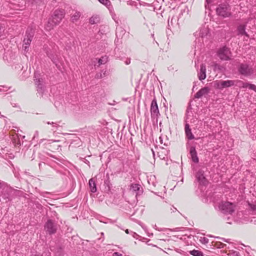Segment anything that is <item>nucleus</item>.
<instances>
[{
	"label": "nucleus",
	"instance_id": "f257e3e1",
	"mask_svg": "<svg viewBox=\"0 0 256 256\" xmlns=\"http://www.w3.org/2000/svg\"><path fill=\"white\" fill-rule=\"evenodd\" d=\"M64 16V12L62 10H56L52 18H50L48 22V24L46 26V28L47 30H50L52 29L53 28L58 24Z\"/></svg>",
	"mask_w": 256,
	"mask_h": 256
},
{
	"label": "nucleus",
	"instance_id": "f03ea898",
	"mask_svg": "<svg viewBox=\"0 0 256 256\" xmlns=\"http://www.w3.org/2000/svg\"><path fill=\"white\" fill-rule=\"evenodd\" d=\"M216 14L222 18H228L232 16L231 7L227 2L220 4L216 9Z\"/></svg>",
	"mask_w": 256,
	"mask_h": 256
},
{
	"label": "nucleus",
	"instance_id": "7ed1b4c3",
	"mask_svg": "<svg viewBox=\"0 0 256 256\" xmlns=\"http://www.w3.org/2000/svg\"><path fill=\"white\" fill-rule=\"evenodd\" d=\"M218 209L223 214H232L234 211V206L228 202H222L219 204Z\"/></svg>",
	"mask_w": 256,
	"mask_h": 256
},
{
	"label": "nucleus",
	"instance_id": "20e7f679",
	"mask_svg": "<svg viewBox=\"0 0 256 256\" xmlns=\"http://www.w3.org/2000/svg\"><path fill=\"white\" fill-rule=\"evenodd\" d=\"M34 36V31L31 28L28 30L26 32V36L23 40L22 48L24 52H26L28 50L29 46L32 41Z\"/></svg>",
	"mask_w": 256,
	"mask_h": 256
},
{
	"label": "nucleus",
	"instance_id": "39448f33",
	"mask_svg": "<svg viewBox=\"0 0 256 256\" xmlns=\"http://www.w3.org/2000/svg\"><path fill=\"white\" fill-rule=\"evenodd\" d=\"M238 72L245 76H250L254 72V68L246 64H240L238 68Z\"/></svg>",
	"mask_w": 256,
	"mask_h": 256
},
{
	"label": "nucleus",
	"instance_id": "423d86ee",
	"mask_svg": "<svg viewBox=\"0 0 256 256\" xmlns=\"http://www.w3.org/2000/svg\"><path fill=\"white\" fill-rule=\"evenodd\" d=\"M34 78L35 84L37 86L38 94L40 96H42L45 90L44 86L43 84V80L40 78L39 74L37 73L34 74Z\"/></svg>",
	"mask_w": 256,
	"mask_h": 256
},
{
	"label": "nucleus",
	"instance_id": "0eeeda50",
	"mask_svg": "<svg viewBox=\"0 0 256 256\" xmlns=\"http://www.w3.org/2000/svg\"><path fill=\"white\" fill-rule=\"evenodd\" d=\"M217 54L219 58L222 60H228L231 56V52L230 49L226 46L220 48Z\"/></svg>",
	"mask_w": 256,
	"mask_h": 256
},
{
	"label": "nucleus",
	"instance_id": "6e6552de",
	"mask_svg": "<svg viewBox=\"0 0 256 256\" xmlns=\"http://www.w3.org/2000/svg\"><path fill=\"white\" fill-rule=\"evenodd\" d=\"M235 84V81L232 80H220L215 82V87L222 90L224 88L232 86Z\"/></svg>",
	"mask_w": 256,
	"mask_h": 256
},
{
	"label": "nucleus",
	"instance_id": "1a4fd4ad",
	"mask_svg": "<svg viewBox=\"0 0 256 256\" xmlns=\"http://www.w3.org/2000/svg\"><path fill=\"white\" fill-rule=\"evenodd\" d=\"M150 113L152 118H157L160 114L157 102L155 98L151 102Z\"/></svg>",
	"mask_w": 256,
	"mask_h": 256
},
{
	"label": "nucleus",
	"instance_id": "9d476101",
	"mask_svg": "<svg viewBox=\"0 0 256 256\" xmlns=\"http://www.w3.org/2000/svg\"><path fill=\"white\" fill-rule=\"evenodd\" d=\"M44 230L50 234H54L57 230L56 225L52 220H49L45 224Z\"/></svg>",
	"mask_w": 256,
	"mask_h": 256
},
{
	"label": "nucleus",
	"instance_id": "9b49d317",
	"mask_svg": "<svg viewBox=\"0 0 256 256\" xmlns=\"http://www.w3.org/2000/svg\"><path fill=\"white\" fill-rule=\"evenodd\" d=\"M234 85L240 88H249L250 89L256 92V86L254 84L244 82L240 80H236L235 81Z\"/></svg>",
	"mask_w": 256,
	"mask_h": 256
},
{
	"label": "nucleus",
	"instance_id": "f8f14e48",
	"mask_svg": "<svg viewBox=\"0 0 256 256\" xmlns=\"http://www.w3.org/2000/svg\"><path fill=\"white\" fill-rule=\"evenodd\" d=\"M204 174V171L203 170H198L196 174V178L200 184L206 185L207 181Z\"/></svg>",
	"mask_w": 256,
	"mask_h": 256
},
{
	"label": "nucleus",
	"instance_id": "ddd939ff",
	"mask_svg": "<svg viewBox=\"0 0 256 256\" xmlns=\"http://www.w3.org/2000/svg\"><path fill=\"white\" fill-rule=\"evenodd\" d=\"M15 56V52H13L12 50H8L4 54L3 59L8 62H10L14 59Z\"/></svg>",
	"mask_w": 256,
	"mask_h": 256
},
{
	"label": "nucleus",
	"instance_id": "4468645a",
	"mask_svg": "<svg viewBox=\"0 0 256 256\" xmlns=\"http://www.w3.org/2000/svg\"><path fill=\"white\" fill-rule=\"evenodd\" d=\"M210 91V89L208 87H204L200 90L194 95L196 98H201L203 96L208 94Z\"/></svg>",
	"mask_w": 256,
	"mask_h": 256
},
{
	"label": "nucleus",
	"instance_id": "2eb2a0df",
	"mask_svg": "<svg viewBox=\"0 0 256 256\" xmlns=\"http://www.w3.org/2000/svg\"><path fill=\"white\" fill-rule=\"evenodd\" d=\"M198 76L200 80H204L206 78V68L204 64L200 65V70L198 72Z\"/></svg>",
	"mask_w": 256,
	"mask_h": 256
},
{
	"label": "nucleus",
	"instance_id": "dca6fc26",
	"mask_svg": "<svg viewBox=\"0 0 256 256\" xmlns=\"http://www.w3.org/2000/svg\"><path fill=\"white\" fill-rule=\"evenodd\" d=\"M190 155L192 160L196 163L198 162V158L197 156V152L194 146H191L190 150Z\"/></svg>",
	"mask_w": 256,
	"mask_h": 256
},
{
	"label": "nucleus",
	"instance_id": "f3484780",
	"mask_svg": "<svg viewBox=\"0 0 256 256\" xmlns=\"http://www.w3.org/2000/svg\"><path fill=\"white\" fill-rule=\"evenodd\" d=\"M185 133L186 137L188 140H192L194 138L193 134L191 132V129L190 128V126L188 124H185Z\"/></svg>",
	"mask_w": 256,
	"mask_h": 256
},
{
	"label": "nucleus",
	"instance_id": "a211bd4d",
	"mask_svg": "<svg viewBox=\"0 0 256 256\" xmlns=\"http://www.w3.org/2000/svg\"><path fill=\"white\" fill-rule=\"evenodd\" d=\"M100 20L98 15H93L89 20V22L91 24H97L100 23Z\"/></svg>",
	"mask_w": 256,
	"mask_h": 256
},
{
	"label": "nucleus",
	"instance_id": "6ab92c4d",
	"mask_svg": "<svg viewBox=\"0 0 256 256\" xmlns=\"http://www.w3.org/2000/svg\"><path fill=\"white\" fill-rule=\"evenodd\" d=\"M80 12H74L71 14V20L73 22H77L80 16Z\"/></svg>",
	"mask_w": 256,
	"mask_h": 256
},
{
	"label": "nucleus",
	"instance_id": "aec40b11",
	"mask_svg": "<svg viewBox=\"0 0 256 256\" xmlns=\"http://www.w3.org/2000/svg\"><path fill=\"white\" fill-rule=\"evenodd\" d=\"M89 186L90 189V191L92 192H96V184L92 178H90L88 182Z\"/></svg>",
	"mask_w": 256,
	"mask_h": 256
},
{
	"label": "nucleus",
	"instance_id": "412c9836",
	"mask_svg": "<svg viewBox=\"0 0 256 256\" xmlns=\"http://www.w3.org/2000/svg\"><path fill=\"white\" fill-rule=\"evenodd\" d=\"M126 30L122 27H118L116 29V36L118 37H122L125 34Z\"/></svg>",
	"mask_w": 256,
	"mask_h": 256
},
{
	"label": "nucleus",
	"instance_id": "4be33fe9",
	"mask_svg": "<svg viewBox=\"0 0 256 256\" xmlns=\"http://www.w3.org/2000/svg\"><path fill=\"white\" fill-rule=\"evenodd\" d=\"M108 10L110 12V16H112V19L116 22H118V18L116 16V13L114 12V8H113V6L110 7V8H109Z\"/></svg>",
	"mask_w": 256,
	"mask_h": 256
},
{
	"label": "nucleus",
	"instance_id": "5701e85b",
	"mask_svg": "<svg viewBox=\"0 0 256 256\" xmlns=\"http://www.w3.org/2000/svg\"><path fill=\"white\" fill-rule=\"evenodd\" d=\"M246 26L244 25H240L238 28V34L241 35L248 36L246 32L245 31Z\"/></svg>",
	"mask_w": 256,
	"mask_h": 256
},
{
	"label": "nucleus",
	"instance_id": "b1692460",
	"mask_svg": "<svg viewBox=\"0 0 256 256\" xmlns=\"http://www.w3.org/2000/svg\"><path fill=\"white\" fill-rule=\"evenodd\" d=\"M4 27H3L2 26H0V38H4ZM4 50V46H3L1 42H0V52H2Z\"/></svg>",
	"mask_w": 256,
	"mask_h": 256
},
{
	"label": "nucleus",
	"instance_id": "393cba45",
	"mask_svg": "<svg viewBox=\"0 0 256 256\" xmlns=\"http://www.w3.org/2000/svg\"><path fill=\"white\" fill-rule=\"evenodd\" d=\"M140 188H141V186L139 184H133L131 185L130 189L133 192H138L137 193V194H138L140 191Z\"/></svg>",
	"mask_w": 256,
	"mask_h": 256
},
{
	"label": "nucleus",
	"instance_id": "a878e982",
	"mask_svg": "<svg viewBox=\"0 0 256 256\" xmlns=\"http://www.w3.org/2000/svg\"><path fill=\"white\" fill-rule=\"evenodd\" d=\"M46 123L48 124L52 125V130H53L54 132H56L57 130H58V128L62 127V125H60V124H58L57 122H48Z\"/></svg>",
	"mask_w": 256,
	"mask_h": 256
},
{
	"label": "nucleus",
	"instance_id": "bb28decb",
	"mask_svg": "<svg viewBox=\"0 0 256 256\" xmlns=\"http://www.w3.org/2000/svg\"><path fill=\"white\" fill-rule=\"evenodd\" d=\"M99 2L105 6L108 9L112 6V2L110 0H99Z\"/></svg>",
	"mask_w": 256,
	"mask_h": 256
},
{
	"label": "nucleus",
	"instance_id": "cd10ccee",
	"mask_svg": "<svg viewBox=\"0 0 256 256\" xmlns=\"http://www.w3.org/2000/svg\"><path fill=\"white\" fill-rule=\"evenodd\" d=\"M190 253L194 256H204L202 252L198 250H192L190 252Z\"/></svg>",
	"mask_w": 256,
	"mask_h": 256
},
{
	"label": "nucleus",
	"instance_id": "c85d7f7f",
	"mask_svg": "<svg viewBox=\"0 0 256 256\" xmlns=\"http://www.w3.org/2000/svg\"><path fill=\"white\" fill-rule=\"evenodd\" d=\"M200 241L203 244H206L208 242V239L206 237H200Z\"/></svg>",
	"mask_w": 256,
	"mask_h": 256
},
{
	"label": "nucleus",
	"instance_id": "c756f323",
	"mask_svg": "<svg viewBox=\"0 0 256 256\" xmlns=\"http://www.w3.org/2000/svg\"><path fill=\"white\" fill-rule=\"evenodd\" d=\"M104 58L102 57V58H100L98 60V62L99 65H101V64H105V62H106V60L105 59L104 60Z\"/></svg>",
	"mask_w": 256,
	"mask_h": 256
},
{
	"label": "nucleus",
	"instance_id": "7c9ffc66",
	"mask_svg": "<svg viewBox=\"0 0 256 256\" xmlns=\"http://www.w3.org/2000/svg\"><path fill=\"white\" fill-rule=\"evenodd\" d=\"M170 18L169 17L168 19V24H170V23L171 25L173 24V21L176 22V18H174V16L172 17L170 19Z\"/></svg>",
	"mask_w": 256,
	"mask_h": 256
},
{
	"label": "nucleus",
	"instance_id": "2f4dec72",
	"mask_svg": "<svg viewBox=\"0 0 256 256\" xmlns=\"http://www.w3.org/2000/svg\"><path fill=\"white\" fill-rule=\"evenodd\" d=\"M48 56L52 60L53 62L55 64L56 66H57L56 61V59L54 58V56H53L52 55H50Z\"/></svg>",
	"mask_w": 256,
	"mask_h": 256
},
{
	"label": "nucleus",
	"instance_id": "473e14b6",
	"mask_svg": "<svg viewBox=\"0 0 256 256\" xmlns=\"http://www.w3.org/2000/svg\"><path fill=\"white\" fill-rule=\"evenodd\" d=\"M124 62L126 65H128L130 63V58H126L124 60Z\"/></svg>",
	"mask_w": 256,
	"mask_h": 256
},
{
	"label": "nucleus",
	"instance_id": "72a5a7b5",
	"mask_svg": "<svg viewBox=\"0 0 256 256\" xmlns=\"http://www.w3.org/2000/svg\"><path fill=\"white\" fill-rule=\"evenodd\" d=\"M250 208L254 210H256V204H252L250 205Z\"/></svg>",
	"mask_w": 256,
	"mask_h": 256
},
{
	"label": "nucleus",
	"instance_id": "f704fd0d",
	"mask_svg": "<svg viewBox=\"0 0 256 256\" xmlns=\"http://www.w3.org/2000/svg\"><path fill=\"white\" fill-rule=\"evenodd\" d=\"M112 256H122V254H120V253H118V252H114L112 254Z\"/></svg>",
	"mask_w": 256,
	"mask_h": 256
},
{
	"label": "nucleus",
	"instance_id": "c9c22d12",
	"mask_svg": "<svg viewBox=\"0 0 256 256\" xmlns=\"http://www.w3.org/2000/svg\"><path fill=\"white\" fill-rule=\"evenodd\" d=\"M102 77V74H97L96 75V78H100Z\"/></svg>",
	"mask_w": 256,
	"mask_h": 256
},
{
	"label": "nucleus",
	"instance_id": "e433bc0d",
	"mask_svg": "<svg viewBox=\"0 0 256 256\" xmlns=\"http://www.w3.org/2000/svg\"><path fill=\"white\" fill-rule=\"evenodd\" d=\"M132 236L134 238H136V236H138V234H136V232H132Z\"/></svg>",
	"mask_w": 256,
	"mask_h": 256
},
{
	"label": "nucleus",
	"instance_id": "4c0bfd02",
	"mask_svg": "<svg viewBox=\"0 0 256 256\" xmlns=\"http://www.w3.org/2000/svg\"><path fill=\"white\" fill-rule=\"evenodd\" d=\"M218 238H220L219 237H217ZM224 242H228V240H225L224 238H221Z\"/></svg>",
	"mask_w": 256,
	"mask_h": 256
},
{
	"label": "nucleus",
	"instance_id": "58836bf2",
	"mask_svg": "<svg viewBox=\"0 0 256 256\" xmlns=\"http://www.w3.org/2000/svg\"><path fill=\"white\" fill-rule=\"evenodd\" d=\"M150 150H151V152H152V154H153V156H154V155H155V154H154V150H153L152 148H151V149H150Z\"/></svg>",
	"mask_w": 256,
	"mask_h": 256
},
{
	"label": "nucleus",
	"instance_id": "ea45409f",
	"mask_svg": "<svg viewBox=\"0 0 256 256\" xmlns=\"http://www.w3.org/2000/svg\"><path fill=\"white\" fill-rule=\"evenodd\" d=\"M155 228H156V230H159V231L162 230H159V229H158V228H156V225H155Z\"/></svg>",
	"mask_w": 256,
	"mask_h": 256
},
{
	"label": "nucleus",
	"instance_id": "a19ab883",
	"mask_svg": "<svg viewBox=\"0 0 256 256\" xmlns=\"http://www.w3.org/2000/svg\"><path fill=\"white\" fill-rule=\"evenodd\" d=\"M2 182L0 180V188H1L2 187Z\"/></svg>",
	"mask_w": 256,
	"mask_h": 256
},
{
	"label": "nucleus",
	"instance_id": "79ce46f5",
	"mask_svg": "<svg viewBox=\"0 0 256 256\" xmlns=\"http://www.w3.org/2000/svg\"><path fill=\"white\" fill-rule=\"evenodd\" d=\"M38 131H36V132L35 135H34V136H38Z\"/></svg>",
	"mask_w": 256,
	"mask_h": 256
},
{
	"label": "nucleus",
	"instance_id": "37998d69",
	"mask_svg": "<svg viewBox=\"0 0 256 256\" xmlns=\"http://www.w3.org/2000/svg\"><path fill=\"white\" fill-rule=\"evenodd\" d=\"M125 232H126V234H129L128 230V229H127V230H125Z\"/></svg>",
	"mask_w": 256,
	"mask_h": 256
},
{
	"label": "nucleus",
	"instance_id": "c03bdc74",
	"mask_svg": "<svg viewBox=\"0 0 256 256\" xmlns=\"http://www.w3.org/2000/svg\"><path fill=\"white\" fill-rule=\"evenodd\" d=\"M31 256H40V254H34V255H33V254H32V255Z\"/></svg>",
	"mask_w": 256,
	"mask_h": 256
},
{
	"label": "nucleus",
	"instance_id": "a18cd8bd",
	"mask_svg": "<svg viewBox=\"0 0 256 256\" xmlns=\"http://www.w3.org/2000/svg\"><path fill=\"white\" fill-rule=\"evenodd\" d=\"M178 230H179V228H176L175 229L174 231H176V232H178Z\"/></svg>",
	"mask_w": 256,
	"mask_h": 256
},
{
	"label": "nucleus",
	"instance_id": "49530a36",
	"mask_svg": "<svg viewBox=\"0 0 256 256\" xmlns=\"http://www.w3.org/2000/svg\"><path fill=\"white\" fill-rule=\"evenodd\" d=\"M152 185H153L154 186H156V184H155L154 182H152Z\"/></svg>",
	"mask_w": 256,
	"mask_h": 256
},
{
	"label": "nucleus",
	"instance_id": "de8ad7c7",
	"mask_svg": "<svg viewBox=\"0 0 256 256\" xmlns=\"http://www.w3.org/2000/svg\"><path fill=\"white\" fill-rule=\"evenodd\" d=\"M98 1L99 2V0H98Z\"/></svg>",
	"mask_w": 256,
	"mask_h": 256
}]
</instances>
